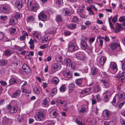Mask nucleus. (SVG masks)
<instances>
[{
  "label": "nucleus",
  "instance_id": "obj_60",
  "mask_svg": "<svg viewBox=\"0 0 125 125\" xmlns=\"http://www.w3.org/2000/svg\"><path fill=\"white\" fill-rule=\"evenodd\" d=\"M104 39L105 42H108L109 41V38L107 36H106L104 38Z\"/></svg>",
  "mask_w": 125,
  "mask_h": 125
},
{
  "label": "nucleus",
  "instance_id": "obj_8",
  "mask_svg": "<svg viewBox=\"0 0 125 125\" xmlns=\"http://www.w3.org/2000/svg\"><path fill=\"white\" fill-rule=\"evenodd\" d=\"M118 46V45L117 43H112L109 46L108 49L110 51H113L116 50V48Z\"/></svg>",
  "mask_w": 125,
  "mask_h": 125
},
{
  "label": "nucleus",
  "instance_id": "obj_4",
  "mask_svg": "<svg viewBox=\"0 0 125 125\" xmlns=\"http://www.w3.org/2000/svg\"><path fill=\"white\" fill-rule=\"evenodd\" d=\"M64 63L67 66L71 67L72 70L76 69L77 68L75 63L73 62H72V60L70 59H65L64 60Z\"/></svg>",
  "mask_w": 125,
  "mask_h": 125
},
{
  "label": "nucleus",
  "instance_id": "obj_62",
  "mask_svg": "<svg viewBox=\"0 0 125 125\" xmlns=\"http://www.w3.org/2000/svg\"><path fill=\"white\" fill-rule=\"evenodd\" d=\"M56 3L58 5H60L63 3L62 0H56Z\"/></svg>",
  "mask_w": 125,
  "mask_h": 125
},
{
  "label": "nucleus",
  "instance_id": "obj_56",
  "mask_svg": "<svg viewBox=\"0 0 125 125\" xmlns=\"http://www.w3.org/2000/svg\"><path fill=\"white\" fill-rule=\"evenodd\" d=\"M95 38L94 37H93L90 38L89 39V43L90 44H91L94 41Z\"/></svg>",
  "mask_w": 125,
  "mask_h": 125
},
{
  "label": "nucleus",
  "instance_id": "obj_19",
  "mask_svg": "<svg viewBox=\"0 0 125 125\" xmlns=\"http://www.w3.org/2000/svg\"><path fill=\"white\" fill-rule=\"evenodd\" d=\"M101 82L103 83V86L105 88H107L109 86L110 83L109 81L107 78H104L102 81Z\"/></svg>",
  "mask_w": 125,
  "mask_h": 125
},
{
  "label": "nucleus",
  "instance_id": "obj_61",
  "mask_svg": "<svg viewBox=\"0 0 125 125\" xmlns=\"http://www.w3.org/2000/svg\"><path fill=\"white\" fill-rule=\"evenodd\" d=\"M47 46H48V45L47 44H44L43 45L40 46V48L41 49H44L45 48H46L47 47Z\"/></svg>",
  "mask_w": 125,
  "mask_h": 125
},
{
  "label": "nucleus",
  "instance_id": "obj_37",
  "mask_svg": "<svg viewBox=\"0 0 125 125\" xmlns=\"http://www.w3.org/2000/svg\"><path fill=\"white\" fill-rule=\"evenodd\" d=\"M59 82L58 78L56 77H54L52 80V82L53 83L57 84Z\"/></svg>",
  "mask_w": 125,
  "mask_h": 125
},
{
  "label": "nucleus",
  "instance_id": "obj_54",
  "mask_svg": "<svg viewBox=\"0 0 125 125\" xmlns=\"http://www.w3.org/2000/svg\"><path fill=\"white\" fill-rule=\"evenodd\" d=\"M0 18L2 20L5 21L8 18L7 16L1 15L0 17Z\"/></svg>",
  "mask_w": 125,
  "mask_h": 125
},
{
  "label": "nucleus",
  "instance_id": "obj_7",
  "mask_svg": "<svg viewBox=\"0 0 125 125\" xmlns=\"http://www.w3.org/2000/svg\"><path fill=\"white\" fill-rule=\"evenodd\" d=\"M76 58L78 60L80 61L84 60L85 56L84 54L81 52H78L75 54Z\"/></svg>",
  "mask_w": 125,
  "mask_h": 125
},
{
  "label": "nucleus",
  "instance_id": "obj_48",
  "mask_svg": "<svg viewBox=\"0 0 125 125\" xmlns=\"http://www.w3.org/2000/svg\"><path fill=\"white\" fill-rule=\"evenodd\" d=\"M90 89H87L83 90H82L80 93L81 94H85L88 92L90 91Z\"/></svg>",
  "mask_w": 125,
  "mask_h": 125
},
{
  "label": "nucleus",
  "instance_id": "obj_6",
  "mask_svg": "<svg viewBox=\"0 0 125 125\" xmlns=\"http://www.w3.org/2000/svg\"><path fill=\"white\" fill-rule=\"evenodd\" d=\"M0 9L2 12L7 13L10 11V6L7 4H4L2 6Z\"/></svg>",
  "mask_w": 125,
  "mask_h": 125
},
{
  "label": "nucleus",
  "instance_id": "obj_39",
  "mask_svg": "<svg viewBox=\"0 0 125 125\" xmlns=\"http://www.w3.org/2000/svg\"><path fill=\"white\" fill-rule=\"evenodd\" d=\"M82 80L81 79H77L75 82V83L77 85L79 86H81L82 85Z\"/></svg>",
  "mask_w": 125,
  "mask_h": 125
},
{
  "label": "nucleus",
  "instance_id": "obj_13",
  "mask_svg": "<svg viewBox=\"0 0 125 125\" xmlns=\"http://www.w3.org/2000/svg\"><path fill=\"white\" fill-rule=\"evenodd\" d=\"M120 100L119 95L117 94H116L114 97L112 102V104L115 106L117 104L120 102Z\"/></svg>",
  "mask_w": 125,
  "mask_h": 125
},
{
  "label": "nucleus",
  "instance_id": "obj_29",
  "mask_svg": "<svg viewBox=\"0 0 125 125\" xmlns=\"http://www.w3.org/2000/svg\"><path fill=\"white\" fill-rule=\"evenodd\" d=\"M106 60V57L104 56L101 57L100 59V63L101 65H104Z\"/></svg>",
  "mask_w": 125,
  "mask_h": 125
},
{
  "label": "nucleus",
  "instance_id": "obj_24",
  "mask_svg": "<svg viewBox=\"0 0 125 125\" xmlns=\"http://www.w3.org/2000/svg\"><path fill=\"white\" fill-rule=\"evenodd\" d=\"M21 93V90H18L13 93L12 95V97L14 98H18L19 97Z\"/></svg>",
  "mask_w": 125,
  "mask_h": 125
},
{
  "label": "nucleus",
  "instance_id": "obj_55",
  "mask_svg": "<svg viewBox=\"0 0 125 125\" xmlns=\"http://www.w3.org/2000/svg\"><path fill=\"white\" fill-rule=\"evenodd\" d=\"M117 17L116 16H114L112 19V21L113 23H115L117 21Z\"/></svg>",
  "mask_w": 125,
  "mask_h": 125
},
{
  "label": "nucleus",
  "instance_id": "obj_50",
  "mask_svg": "<svg viewBox=\"0 0 125 125\" xmlns=\"http://www.w3.org/2000/svg\"><path fill=\"white\" fill-rule=\"evenodd\" d=\"M57 90L54 89L53 90L52 92L50 93V95L52 96H54L57 93Z\"/></svg>",
  "mask_w": 125,
  "mask_h": 125
},
{
  "label": "nucleus",
  "instance_id": "obj_3",
  "mask_svg": "<svg viewBox=\"0 0 125 125\" xmlns=\"http://www.w3.org/2000/svg\"><path fill=\"white\" fill-rule=\"evenodd\" d=\"M85 5H82L81 6L79 7L77 10V12L80 16L83 18H86L87 16L85 14L84 11Z\"/></svg>",
  "mask_w": 125,
  "mask_h": 125
},
{
  "label": "nucleus",
  "instance_id": "obj_16",
  "mask_svg": "<svg viewBox=\"0 0 125 125\" xmlns=\"http://www.w3.org/2000/svg\"><path fill=\"white\" fill-rule=\"evenodd\" d=\"M122 27L121 24L118 23H116L115 28L114 29V32L115 33H118L120 32Z\"/></svg>",
  "mask_w": 125,
  "mask_h": 125
},
{
  "label": "nucleus",
  "instance_id": "obj_35",
  "mask_svg": "<svg viewBox=\"0 0 125 125\" xmlns=\"http://www.w3.org/2000/svg\"><path fill=\"white\" fill-rule=\"evenodd\" d=\"M13 52L10 50H6L5 51L4 55L6 56H9L13 53Z\"/></svg>",
  "mask_w": 125,
  "mask_h": 125
},
{
  "label": "nucleus",
  "instance_id": "obj_9",
  "mask_svg": "<svg viewBox=\"0 0 125 125\" xmlns=\"http://www.w3.org/2000/svg\"><path fill=\"white\" fill-rule=\"evenodd\" d=\"M81 48L85 50L88 49L90 51H92V49L91 47L89 48L86 42L85 41H82L81 43Z\"/></svg>",
  "mask_w": 125,
  "mask_h": 125
},
{
  "label": "nucleus",
  "instance_id": "obj_52",
  "mask_svg": "<svg viewBox=\"0 0 125 125\" xmlns=\"http://www.w3.org/2000/svg\"><path fill=\"white\" fill-rule=\"evenodd\" d=\"M33 34L35 37H36L37 38H38L39 36H40V34L36 32H34L33 33Z\"/></svg>",
  "mask_w": 125,
  "mask_h": 125
},
{
  "label": "nucleus",
  "instance_id": "obj_43",
  "mask_svg": "<svg viewBox=\"0 0 125 125\" xmlns=\"http://www.w3.org/2000/svg\"><path fill=\"white\" fill-rule=\"evenodd\" d=\"M18 120L19 123H21L23 121L24 119V117L20 115H18Z\"/></svg>",
  "mask_w": 125,
  "mask_h": 125
},
{
  "label": "nucleus",
  "instance_id": "obj_12",
  "mask_svg": "<svg viewBox=\"0 0 125 125\" xmlns=\"http://www.w3.org/2000/svg\"><path fill=\"white\" fill-rule=\"evenodd\" d=\"M62 74L66 78H70L72 77L71 72L67 69H64L62 71Z\"/></svg>",
  "mask_w": 125,
  "mask_h": 125
},
{
  "label": "nucleus",
  "instance_id": "obj_25",
  "mask_svg": "<svg viewBox=\"0 0 125 125\" xmlns=\"http://www.w3.org/2000/svg\"><path fill=\"white\" fill-rule=\"evenodd\" d=\"M50 99L49 98H46L44 99L42 105L43 106L48 107L49 105Z\"/></svg>",
  "mask_w": 125,
  "mask_h": 125
},
{
  "label": "nucleus",
  "instance_id": "obj_44",
  "mask_svg": "<svg viewBox=\"0 0 125 125\" xmlns=\"http://www.w3.org/2000/svg\"><path fill=\"white\" fill-rule=\"evenodd\" d=\"M16 29L13 28H10L9 29L8 31L10 33V34H13L15 32Z\"/></svg>",
  "mask_w": 125,
  "mask_h": 125
},
{
  "label": "nucleus",
  "instance_id": "obj_20",
  "mask_svg": "<svg viewBox=\"0 0 125 125\" xmlns=\"http://www.w3.org/2000/svg\"><path fill=\"white\" fill-rule=\"evenodd\" d=\"M104 94H106L104 98V101L106 102H108L109 99L111 95V93L109 91H107L104 93Z\"/></svg>",
  "mask_w": 125,
  "mask_h": 125
},
{
  "label": "nucleus",
  "instance_id": "obj_15",
  "mask_svg": "<svg viewBox=\"0 0 125 125\" xmlns=\"http://www.w3.org/2000/svg\"><path fill=\"white\" fill-rule=\"evenodd\" d=\"M111 114V112L108 110H104L102 113V115L104 119H106Z\"/></svg>",
  "mask_w": 125,
  "mask_h": 125
},
{
  "label": "nucleus",
  "instance_id": "obj_2",
  "mask_svg": "<svg viewBox=\"0 0 125 125\" xmlns=\"http://www.w3.org/2000/svg\"><path fill=\"white\" fill-rule=\"evenodd\" d=\"M79 48L75 40L72 42H70L68 44V51L71 52H73L78 50Z\"/></svg>",
  "mask_w": 125,
  "mask_h": 125
},
{
  "label": "nucleus",
  "instance_id": "obj_22",
  "mask_svg": "<svg viewBox=\"0 0 125 125\" xmlns=\"http://www.w3.org/2000/svg\"><path fill=\"white\" fill-rule=\"evenodd\" d=\"M62 14L63 15H70L71 14V10L68 9H63L62 11Z\"/></svg>",
  "mask_w": 125,
  "mask_h": 125
},
{
  "label": "nucleus",
  "instance_id": "obj_23",
  "mask_svg": "<svg viewBox=\"0 0 125 125\" xmlns=\"http://www.w3.org/2000/svg\"><path fill=\"white\" fill-rule=\"evenodd\" d=\"M57 112L54 110H52L50 112L49 115L52 118H55L57 117L58 115Z\"/></svg>",
  "mask_w": 125,
  "mask_h": 125
},
{
  "label": "nucleus",
  "instance_id": "obj_27",
  "mask_svg": "<svg viewBox=\"0 0 125 125\" xmlns=\"http://www.w3.org/2000/svg\"><path fill=\"white\" fill-rule=\"evenodd\" d=\"M67 26L68 28L69 29L73 30L76 28V23H70L68 24Z\"/></svg>",
  "mask_w": 125,
  "mask_h": 125
},
{
  "label": "nucleus",
  "instance_id": "obj_40",
  "mask_svg": "<svg viewBox=\"0 0 125 125\" xmlns=\"http://www.w3.org/2000/svg\"><path fill=\"white\" fill-rule=\"evenodd\" d=\"M94 92H97L100 91L101 90L100 87L98 85H95L94 87Z\"/></svg>",
  "mask_w": 125,
  "mask_h": 125
},
{
  "label": "nucleus",
  "instance_id": "obj_58",
  "mask_svg": "<svg viewBox=\"0 0 125 125\" xmlns=\"http://www.w3.org/2000/svg\"><path fill=\"white\" fill-rule=\"evenodd\" d=\"M4 34L2 32H0V40H2L4 37Z\"/></svg>",
  "mask_w": 125,
  "mask_h": 125
},
{
  "label": "nucleus",
  "instance_id": "obj_32",
  "mask_svg": "<svg viewBox=\"0 0 125 125\" xmlns=\"http://www.w3.org/2000/svg\"><path fill=\"white\" fill-rule=\"evenodd\" d=\"M74 86V85L73 83H71L69 85L68 92L69 93H71L73 91Z\"/></svg>",
  "mask_w": 125,
  "mask_h": 125
},
{
  "label": "nucleus",
  "instance_id": "obj_1",
  "mask_svg": "<svg viewBox=\"0 0 125 125\" xmlns=\"http://www.w3.org/2000/svg\"><path fill=\"white\" fill-rule=\"evenodd\" d=\"M27 6L28 9L32 12H36L39 8L38 4L33 0H28Z\"/></svg>",
  "mask_w": 125,
  "mask_h": 125
},
{
  "label": "nucleus",
  "instance_id": "obj_26",
  "mask_svg": "<svg viewBox=\"0 0 125 125\" xmlns=\"http://www.w3.org/2000/svg\"><path fill=\"white\" fill-rule=\"evenodd\" d=\"M16 19L14 16H12L10 17L9 19V25H14L16 24L15 20Z\"/></svg>",
  "mask_w": 125,
  "mask_h": 125
},
{
  "label": "nucleus",
  "instance_id": "obj_51",
  "mask_svg": "<svg viewBox=\"0 0 125 125\" xmlns=\"http://www.w3.org/2000/svg\"><path fill=\"white\" fill-rule=\"evenodd\" d=\"M20 14L18 12H16L15 14V19H18L20 18Z\"/></svg>",
  "mask_w": 125,
  "mask_h": 125
},
{
  "label": "nucleus",
  "instance_id": "obj_59",
  "mask_svg": "<svg viewBox=\"0 0 125 125\" xmlns=\"http://www.w3.org/2000/svg\"><path fill=\"white\" fill-rule=\"evenodd\" d=\"M0 83L1 85L4 86H6L7 84V83L5 81H0Z\"/></svg>",
  "mask_w": 125,
  "mask_h": 125
},
{
  "label": "nucleus",
  "instance_id": "obj_45",
  "mask_svg": "<svg viewBox=\"0 0 125 125\" xmlns=\"http://www.w3.org/2000/svg\"><path fill=\"white\" fill-rule=\"evenodd\" d=\"M57 102L59 104L62 105L63 106L67 104V102L66 101H61L60 100H58Z\"/></svg>",
  "mask_w": 125,
  "mask_h": 125
},
{
  "label": "nucleus",
  "instance_id": "obj_30",
  "mask_svg": "<svg viewBox=\"0 0 125 125\" xmlns=\"http://www.w3.org/2000/svg\"><path fill=\"white\" fill-rule=\"evenodd\" d=\"M81 121V120L80 119V117L79 116L76 118V123L79 125H83L84 122Z\"/></svg>",
  "mask_w": 125,
  "mask_h": 125
},
{
  "label": "nucleus",
  "instance_id": "obj_57",
  "mask_svg": "<svg viewBox=\"0 0 125 125\" xmlns=\"http://www.w3.org/2000/svg\"><path fill=\"white\" fill-rule=\"evenodd\" d=\"M22 93H24L29 94H30V92L28 91L27 90L24 88H22Z\"/></svg>",
  "mask_w": 125,
  "mask_h": 125
},
{
  "label": "nucleus",
  "instance_id": "obj_33",
  "mask_svg": "<svg viewBox=\"0 0 125 125\" xmlns=\"http://www.w3.org/2000/svg\"><path fill=\"white\" fill-rule=\"evenodd\" d=\"M98 72V70L96 68H92V71L91 73V74L93 75H95L97 74Z\"/></svg>",
  "mask_w": 125,
  "mask_h": 125
},
{
  "label": "nucleus",
  "instance_id": "obj_31",
  "mask_svg": "<svg viewBox=\"0 0 125 125\" xmlns=\"http://www.w3.org/2000/svg\"><path fill=\"white\" fill-rule=\"evenodd\" d=\"M52 69L54 70H59L60 68L59 65L55 63H54L52 64Z\"/></svg>",
  "mask_w": 125,
  "mask_h": 125
},
{
  "label": "nucleus",
  "instance_id": "obj_11",
  "mask_svg": "<svg viewBox=\"0 0 125 125\" xmlns=\"http://www.w3.org/2000/svg\"><path fill=\"white\" fill-rule=\"evenodd\" d=\"M11 122V120L4 116L2 118L3 125H10Z\"/></svg>",
  "mask_w": 125,
  "mask_h": 125
},
{
  "label": "nucleus",
  "instance_id": "obj_64",
  "mask_svg": "<svg viewBox=\"0 0 125 125\" xmlns=\"http://www.w3.org/2000/svg\"><path fill=\"white\" fill-rule=\"evenodd\" d=\"M120 122L121 124L123 125H125V120L121 118L120 120Z\"/></svg>",
  "mask_w": 125,
  "mask_h": 125
},
{
  "label": "nucleus",
  "instance_id": "obj_21",
  "mask_svg": "<svg viewBox=\"0 0 125 125\" xmlns=\"http://www.w3.org/2000/svg\"><path fill=\"white\" fill-rule=\"evenodd\" d=\"M125 75V72H123L119 73L117 75V77L118 78H121L120 81L122 82H124L125 79V77L124 75Z\"/></svg>",
  "mask_w": 125,
  "mask_h": 125
},
{
  "label": "nucleus",
  "instance_id": "obj_18",
  "mask_svg": "<svg viewBox=\"0 0 125 125\" xmlns=\"http://www.w3.org/2000/svg\"><path fill=\"white\" fill-rule=\"evenodd\" d=\"M16 7L20 10L23 6V2L21 0H17L15 3Z\"/></svg>",
  "mask_w": 125,
  "mask_h": 125
},
{
  "label": "nucleus",
  "instance_id": "obj_10",
  "mask_svg": "<svg viewBox=\"0 0 125 125\" xmlns=\"http://www.w3.org/2000/svg\"><path fill=\"white\" fill-rule=\"evenodd\" d=\"M23 70L27 74H29L31 72V69L26 64H24L22 66Z\"/></svg>",
  "mask_w": 125,
  "mask_h": 125
},
{
  "label": "nucleus",
  "instance_id": "obj_47",
  "mask_svg": "<svg viewBox=\"0 0 125 125\" xmlns=\"http://www.w3.org/2000/svg\"><path fill=\"white\" fill-rule=\"evenodd\" d=\"M34 21V17L32 16H31L28 17L27 19V22L33 21Z\"/></svg>",
  "mask_w": 125,
  "mask_h": 125
},
{
  "label": "nucleus",
  "instance_id": "obj_53",
  "mask_svg": "<svg viewBox=\"0 0 125 125\" xmlns=\"http://www.w3.org/2000/svg\"><path fill=\"white\" fill-rule=\"evenodd\" d=\"M96 97L98 102H99L101 101L102 100V98L100 96L99 94H97L96 95Z\"/></svg>",
  "mask_w": 125,
  "mask_h": 125
},
{
  "label": "nucleus",
  "instance_id": "obj_38",
  "mask_svg": "<svg viewBox=\"0 0 125 125\" xmlns=\"http://www.w3.org/2000/svg\"><path fill=\"white\" fill-rule=\"evenodd\" d=\"M7 61L5 59H1L0 60V65L4 66L6 65L7 63Z\"/></svg>",
  "mask_w": 125,
  "mask_h": 125
},
{
  "label": "nucleus",
  "instance_id": "obj_46",
  "mask_svg": "<svg viewBox=\"0 0 125 125\" xmlns=\"http://www.w3.org/2000/svg\"><path fill=\"white\" fill-rule=\"evenodd\" d=\"M120 96L121 100L125 101V93L122 92L120 94Z\"/></svg>",
  "mask_w": 125,
  "mask_h": 125
},
{
  "label": "nucleus",
  "instance_id": "obj_63",
  "mask_svg": "<svg viewBox=\"0 0 125 125\" xmlns=\"http://www.w3.org/2000/svg\"><path fill=\"white\" fill-rule=\"evenodd\" d=\"M125 20V18L123 17H121L119 19V21L121 22H123Z\"/></svg>",
  "mask_w": 125,
  "mask_h": 125
},
{
  "label": "nucleus",
  "instance_id": "obj_34",
  "mask_svg": "<svg viewBox=\"0 0 125 125\" xmlns=\"http://www.w3.org/2000/svg\"><path fill=\"white\" fill-rule=\"evenodd\" d=\"M33 90L34 93L37 94H39L40 93L41 90L39 87L35 86Z\"/></svg>",
  "mask_w": 125,
  "mask_h": 125
},
{
  "label": "nucleus",
  "instance_id": "obj_41",
  "mask_svg": "<svg viewBox=\"0 0 125 125\" xmlns=\"http://www.w3.org/2000/svg\"><path fill=\"white\" fill-rule=\"evenodd\" d=\"M66 87L65 84H62L60 88V90L61 92H64L66 90Z\"/></svg>",
  "mask_w": 125,
  "mask_h": 125
},
{
  "label": "nucleus",
  "instance_id": "obj_36",
  "mask_svg": "<svg viewBox=\"0 0 125 125\" xmlns=\"http://www.w3.org/2000/svg\"><path fill=\"white\" fill-rule=\"evenodd\" d=\"M17 80L14 78H12L10 79L9 82L10 85H12L17 83Z\"/></svg>",
  "mask_w": 125,
  "mask_h": 125
},
{
  "label": "nucleus",
  "instance_id": "obj_28",
  "mask_svg": "<svg viewBox=\"0 0 125 125\" xmlns=\"http://www.w3.org/2000/svg\"><path fill=\"white\" fill-rule=\"evenodd\" d=\"M88 121L91 123L92 125H94L96 123V119L93 118H88Z\"/></svg>",
  "mask_w": 125,
  "mask_h": 125
},
{
  "label": "nucleus",
  "instance_id": "obj_14",
  "mask_svg": "<svg viewBox=\"0 0 125 125\" xmlns=\"http://www.w3.org/2000/svg\"><path fill=\"white\" fill-rule=\"evenodd\" d=\"M38 17L39 20L44 21L47 20V16L44 12L42 11L38 15Z\"/></svg>",
  "mask_w": 125,
  "mask_h": 125
},
{
  "label": "nucleus",
  "instance_id": "obj_49",
  "mask_svg": "<svg viewBox=\"0 0 125 125\" xmlns=\"http://www.w3.org/2000/svg\"><path fill=\"white\" fill-rule=\"evenodd\" d=\"M78 20L79 19L78 18L77 16H75L72 19V21L73 22H77Z\"/></svg>",
  "mask_w": 125,
  "mask_h": 125
},
{
  "label": "nucleus",
  "instance_id": "obj_5",
  "mask_svg": "<svg viewBox=\"0 0 125 125\" xmlns=\"http://www.w3.org/2000/svg\"><path fill=\"white\" fill-rule=\"evenodd\" d=\"M46 113L44 111L42 110L38 112L35 116V118L36 120L41 121L45 116Z\"/></svg>",
  "mask_w": 125,
  "mask_h": 125
},
{
  "label": "nucleus",
  "instance_id": "obj_42",
  "mask_svg": "<svg viewBox=\"0 0 125 125\" xmlns=\"http://www.w3.org/2000/svg\"><path fill=\"white\" fill-rule=\"evenodd\" d=\"M56 21L57 22L62 21V20L61 16L59 15H57L56 18Z\"/></svg>",
  "mask_w": 125,
  "mask_h": 125
},
{
  "label": "nucleus",
  "instance_id": "obj_17",
  "mask_svg": "<svg viewBox=\"0 0 125 125\" xmlns=\"http://www.w3.org/2000/svg\"><path fill=\"white\" fill-rule=\"evenodd\" d=\"M110 68L112 69L114 73H116L117 71V68L116 64L115 62H111L110 64Z\"/></svg>",
  "mask_w": 125,
  "mask_h": 125
}]
</instances>
